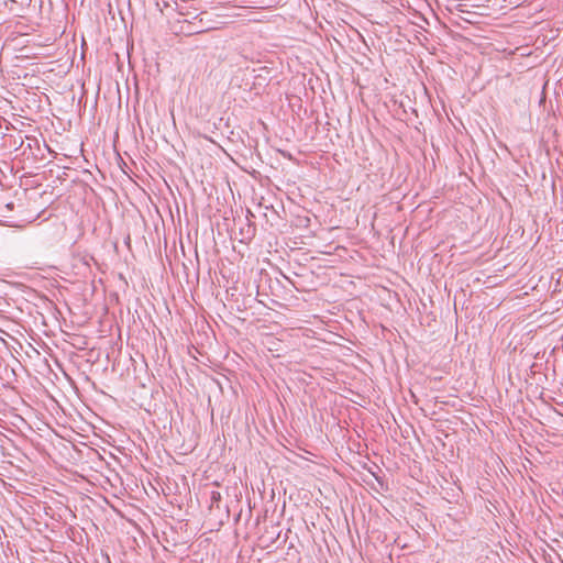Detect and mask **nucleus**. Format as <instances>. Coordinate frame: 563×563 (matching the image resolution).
<instances>
[{
	"label": "nucleus",
	"instance_id": "obj_1",
	"mask_svg": "<svg viewBox=\"0 0 563 563\" xmlns=\"http://www.w3.org/2000/svg\"><path fill=\"white\" fill-rule=\"evenodd\" d=\"M16 262L23 268L42 269L45 265V256L38 250L29 249L18 254Z\"/></svg>",
	"mask_w": 563,
	"mask_h": 563
}]
</instances>
